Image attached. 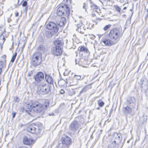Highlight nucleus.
<instances>
[{
  "label": "nucleus",
  "instance_id": "nucleus-16",
  "mask_svg": "<svg viewBox=\"0 0 148 148\" xmlns=\"http://www.w3.org/2000/svg\"><path fill=\"white\" fill-rule=\"evenodd\" d=\"M52 53L55 55L59 56L62 53L61 48L53 47L52 49Z\"/></svg>",
  "mask_w": 148,
  "mask_h": 148
},
{
  "label": "nucleus",
  "instance_id": "nucleus-3",
  "mask_svg": "<svg viewBox=\"0 0 148 148\" xmlns=\"http://www.w3.org/2000/svg\"><path fill=\"white\" fill-rule=\"evenodd\" d=\"M51 91L50 87L48 84H43L38 86L37 88V92L39 94L46 95Z\"/></svg>",
  "mask_w": 148,
  "mask_h": 148
},
{
  "label": "nucleus",
  "instance_id": "nucleus-14",
  "mask_svg": "<svg viewBox=\"0 0 148 148\" xmlns=\"http://www.w3.org/2000/svg\"><path fill=\"white\" fill-rule=\"evenodd\" d=\"M33 140L26 136H24L23 138V143L25 145H30L32 144Z\"/></svg>",
  "mask_w": 148,
  "mask_h": 148
},
{
  "label": "nucleus",
  "instance_id": "nucleus-7",
  "mask_svg": "<svg viewBox=\"0 0 148 148\" xmlns=\"http://www.w3.org/2000/svg\"><path fill=\"white\" fill-rule=\"evenodd\" d=\"M61 140L62 143V148H69L70 145L71 143L70 138L65 136L61 138Z\"/></svg>",
  "mask_w": 148,
  "mask_h": 148
},
{
  "label": "nucleus",
  "instance_id": "nucleus-20",
  "mask_svg": "<svg viewBox=\"0 0 148 148\" xmlns=\"http://www.w3.org/2000/svg\"><path fill=\"white\" fill-rule=\"evenodd\" d=\"M64 81L65 83H66V84L69 83V84L70 86L76 85L77 84V81H75L74 79L73 80L70 77L68 79H66V80H64Z\"/></svg>",
  "mask_w": 148,
  "mask_h": 148
},
{
  "label": "nucleus",
  "instance_id": "nucleus-39",
  "mask_svg": "<svg viewBox=\"0 0 148 148\" xmlns=\"http://www.w3.org/2000/svg\"><path fill=\"white\" fill-rule=\"evenodd\" d=\"M60 92L61 94H63L65 92V91L63 89H62L60 90Z\"/></svg>",
  "mask_w": 148,
  "mask_h": 148
},
{
  "label": "nucleus",
  "instance_id": "nucleus-17",
  "mask_svg": "<svg viewBox=\"0 0 148 148\" xmlns=\"http://www.w3.org/2000/svg\"><path fill=\"white\" fill-rule=\"evenodd\" d=\"M127 103L131 106H134L136 104V101L135 98L133 97H130L127 98Z\"/></svg>",
  "mask_w": 148,
  "mask_h": 148
},
{
  "label": "nucleus",
  "instance_id": "nucleus-21",
  "mask_svg": "<svg viewBox=\"0 0 148 148\" xmlns=\"http://www.w3.org/2000/svg\"><path fill=\"white\" fill-rule=\"evenodd\" d=\"M56 32L52 30H49L45 32L46 36L48 38H51L53 36Z\"/></svg>",
  "mask_w": 148,
  "mask_h": 148
},
{
  "label": "nucleus",
  "instance_id": "nucleus-25",
  "mask_svg": "<svg viewBox=\"0 0 148 148\" xmlns=\"http://www.w3.org/2000/svg\"><path fill=\"white\" fill-rule=\"evenodd\" d=\"M78 49L80 51L83 52L84 53H88L89 52L87 48L83 46L79 47Z\"/></svg>",
  "mask_w": 148,
  "mask_h": 148
},
{
  "label": "nucleus",
  "instance_id": "nucleus-34",
  "mask_svg": "<svg viewBox=\"0 0 148 148\" xmlns=\"http://www.w3.org/2000/svg\"><path fill=\"white\" fill-rule=\"evenodd\" d=\"M112 144V145H109L108 146V148H117V146L116 145H114Z\"/></svg>",
  "mask_w": 148,
  "mask_h": 148
},
{
  "label": "nucleus",
  "instance_id": "nucleus-50",
  "mask_svg": "<svg viewBox=\"0 0 148 148\" xmlns=\"http://www.w3.org/2000/svg\"><path fill=\"white\" fill-rule=\"evenodd\" d=\"M3 57L4 58H6V56L5 55H4L3 56Z\"/></svg>",
  "mask_w": 148,
  "mask_h": 148
},
{
  "label": "nucleus",
  "instance_id": "nucleus-47",
  "mask_svg": "<svg viewBox=\"0 0 148 148\" xmlns=\"http://www.w3.org/2000/svg\"><path fill=\"white\" fill-rule=\"evenodd\" d=\"M103 34H99L98 35V36L99 38H100L103 36Z\"/></svg>",
  "mask_w": 148,
  "mask_h": 148
},
{
  "label": "nucleus",
  "instance_id": "nucleus-15",
  "mask_svg": "<svg viewBox=\"0 0 148 148\" xmlns=\"http://www.w3.org/2000/svg\"><path fill=\"white\" fill-rule=\"evenodd\" d=\"M45 104V103H44L41 104L39 102L36 101H32V104L30 106L32 107V108H34V110H36V107H42L43 106V105Z\"/></svg>",
  "mask_w": 148,
  "mask_h": 148
},
{
  "label": "nucleus",
  "instance_id": "nucleus-4",
  "mask_svg": "<svg viewBox=\"0 0 148 148\" xmlns=\"http://www.w3.org/2000/svg\"><path fill=\"white\" fill-rule=\"evenodd\" d=\"M42 53L40 52H37L33 55L32 62L34 66L36 67L40 65L42 62Z\"/></svg>",
  "mask_w": 148,
  "mask_h": 148
},
{
  "label": "nucleus",
  "instance_id": "nucleus-48",
  "mask_svg": "<svg viewBox=\"0 0 148 148\" xmlns=\"http://www.w3.org/2000/svg\"><path fill=\"white\" fill-rule=\"evenodd\" d=\"M18 13L17 12L15 14V16L16 17H17L18 16Z\"/></svg>",
  "mask_w": 148,
  "mask_h": 148
},
{
  "label": "nucleus",
  "instance_id": "nucleus-40",
  "mask_svg": "<svg viewBox=\"0 0 148 148\" xmlns=\"http://www.w3.org/2000/svg\"><path fill=\"white\" fill-rule=\"evenodd\" d=\"M116 11L117 12H120V11L121 9V8L119 7H117L116 8Z\"/></svg>",
  "mask_w": 148,
  "mask_h": 148
},
{
  "label": "nucleus",
  "instance_id": "nucleus-54",
  "mask_svg": "<svg viewBox=\"0 0 148 148\" xmlns=\"http://www.w3.org/2000/svg\"><path fill=\"white\" fill-rule=\"evenodd\" d=\"M127 8V7H124L123 8V10H126Z\"/></svg>",
  "mask_w": 148,
  "mask_h": 148
},
{
  "label": "nucleus",
  "instance_id": "nucleus-31",
  "mask_svg": "<svg viewBox=\"0 0 148 148\" xmlns=\"http://www.w3.org/2000/svg\"><path fill=\"white\" fill-rule=\"evenodd\" d=\"M16 56H17V53L16 52V53H15L14 54V55L12 57V59L11 60V62H13L14 61L16 57Z\"/></svg>",
  "mask_w": 148,
  "mask_h": 148
},
{
  "label": "nucleus",
  "instance_id": "nucleus-44",
  "mask_svg": "<svg viewBox=\"0 0 148 148\" xmlns=\"http://www.w3.org/2000/svg\"><path fill=\"white\" fill-rule=\"evenodd\" d=\"M27 9L28 7L27 6L25 7V9H24V11L26 13Z\"/></svg>",
  "mask_w": 148,
  "mask_h": 148
},
{
  "label": "nucleus",
  "instance_id": "nucleus-22",
  "mask_svg": "<svg viewBox=\"0 0 148 148\" xmlns=\"http://www.w3.org/2000/svg\"><path fill=\"white\" fill-rule=\"evenodd\" d=\"M123 111L126 114H130L132 112V110L130 107L127 106L124 107L123 109Z\"/></svg>",
  "mask_w": 148,
  "mask_h": 148
},
{
  "label": "nucleus",
  "instance_id": "nucleus-12",
  "mask_svg": "<svg viewBox=\"0 0 148 148\" xmlns=\"http://www.w3.org/2000/svg\"><path fill=\"white\" fill-rule=\"evenodd\" d=\"M101 44L103 46H112L115 44V42L112 40H108L106 38L102 39L101 41Z\"/></svg>",
  "mask_w": 148,
  "mask_h": 148
},
{
  "label": "nucleus",
  "instance_id": "nucleus-36",
  "mask_svg": "<svg viewBox=\"0 0 148 148\" xmlns=\"http://www.w3.org/2000/svg\"><path fill=\"white\" fill-rule=\"evenodd\" d=\"M4 64L3 62L2 61H0V69L2 70V68L4 66Z\"/></svg>",
  "mask_w": 148,
  "mask_h": 148
},
{
  "label": "nucleus",
  "instance_id": "nucleus-55",
  "mask_svg": "<svg viewBox=\"0 0 148 148\" xmlns=\"http://www.w3.org/2000/svg\"><path fill=\"white\" fill-rule=\"evenodd\" d=\"M1 71H2V70L0 69V74L1 73Z\"/></svg>",
  "mask_w": 148,
  "mask_h": 148
},
{
  "label": "nucleus",
  "instance_id": "nucleus-28",
  "mask_svg": "<svg viewBox=\"0 0 148 148\" xmlns=\"http://www.w3.org/2000/svg\"><path fill=\"white\" fill-rule=\"evenodd\" d=\"M85 29L84 28V26L80 28H77L76 29L77 31L78 32L82 34L84 33V32L85 31Z\"/></svg>",
  "mask_w": 148,
  "mask_h": 148
},
{
  "label": "nucleus",
  "instance_id": "nucleus-11",
  "mask_svg": "<svg viewBox=\"0 0 148 148\" xmlns=\"http://www.w3.org/2000/svg\"><path fill=\"white\" fill-rule=\"evenodd\" d=\"M47 29L50 30H53V31L57 32L58 30V28L57 26L54 22H50L47 24L46 26Z\"/></svg>",
  "mask_w": 148,
  "mask_h": 148
},
{
  "label": "nucleus",
  "instance_id": "nucleus-45",
  "mask_svg": "<svg viewBox=\"0 0 148 148\" xmlns=\"http://www.w3.org/2000/svg\"><path fill=\"white\" fill-rule=\"evenodd\" d=\"M64 0V1L65 3L69 1L70 3H71L72 0Z\"/></svg>",
  "mask_w": 148,
  "mask_h": 148
},
{
  "label": "nucleus",
  "instance_id": "nucleus-29",
  "mask_svg": "<svg viewBox=\"0 0 148 148\" xmlns=\"http://www.w3.org/2000/svg\"><path fill=\"white\" fill-rule=\"evenodd\" d=\"M5 40L4 36H3L1 35L0 36V45H3Z\"/></svg>",
  "mask_w": 148,
  "mask_h": 148
},
{
  "label": "nucleus",
  "instance_id": "nucleus-56",
  "mask_svg": "<svg viewBox=\"0 0 148 148\" xmlns=\"http://www.w3.org/2000/svg\"><path fill=\"white\" fill-rule=\"evenodd\" d=\"M129 140H128L127 141V143H128L129 142Z\"/></svg>",
  "mask_w": 148,
  "mask_h": 148
},
{
  "label": "nucleus",
  "instance_id": "nucleus-42",
  "mask_svg": "<svg viewBox=\"0 0 148 148\" xmlns=\"http://www.w3.org/2000/svg\"><path fill=\"white\" fill-rule=\"evenodd\" d=\"M145 9L147 11V12L148 13V2L146 6L145 7Z\"/></svg>",
  "mask_w": 148,
  "mask_h": 148
},
{
  "label": "nucleus",
  "instance_id": "nucleus-32",
  "mask_svg": "<svg viewBox=\"0 0 148 148\" xmlns=\"http://www.w3.org/2000/svg\"><path fill=\"white\" fill-rule=\"evenodd\" d=\"M74 79L77 80H79L81 79V76L79 75H74Z\"/></svg>",
  "mask_w": 148,
  "mask_h": 148
},
{
  "label": "nucleus",
  "instance_id": "nucleus-23",
  "mask_svg": "<svg viewBox=\"0 0 148 148\" xmlns=\"http://www.w3.org/2000/svg\"><path fill=\"white\" fill-rule=\"evenodd\" d=\"M45 79L47 82L50 84H53V78L50 76L46 74L45 75Z\"/></svg>",
  "mask_w": 148,
  "mask_h": 148
},
{
  "label": "nucleus",
  "instance_id": "nucleus-27",
  "mask_svg": "<svg viewBox=\"0 0 148 148\" xmlns=\"http://www.w3.org/2000/svg\"><path fill=\"white\" fill-rule=\"evenodd\" d=\"M38 51H40V52H44L45 51V48L44 46L40 45L38 48Z\"/></svg>",
  "mask_w": 148,
  "mask_h": 148
},
{
  "label": "nucleus",
  "instance_id": "nucleus-2",
  "mask_svg": "<svg viewBox=\"0 0 148 148\" xmlns=\"http://www.w3.org/2000/svg\"><path fill=\"white\" fill-rule=\"evenodd\" d=\"M42 125L41 123L36 124L35 123L29 125L26 128L27 131L32 133L39 134L42 131Z\"/></svg>",
  "mask_w": 148,
  "mask_h": 148
},
{
  "label": "nucleus",
  "instance_id": "nucleus-6",
  "mask_svg": "<svg viewBox=\"0 0 148 148\" xmlns=\"http://www.w3.org/2000/svg\"><path fill=\"white\" fill-rule=\"evenodd\" d=\"M82 124V122L80 121H77L76 119L70 124L69 129L73 132H76L80 127Z\"/></svg>",
  "mask_w": 148,
  "mask_h": 148
},
{
  "label": "nucleus",
  "instance_id": "nucleus-9",
  "mask_svg": "<svg viewBox=\"0 0 148 148\" xmlns=\"http://www.w3.org/2000/svg\"><path fill=\"white\" fill-rule=\"evenodd\" d=\"M45 104L42 107H36V110H35L34 108L32 109L33 111L37 113H39L41 112L43 110H46L49 107V102L47 100H45L44 101Z\"/></svg>",
  "mask_w": 148,
  "mask_h": 148
},
{
  "label": "nucleus",
  "instance_id": "nucleus-41",
  "mask_svg": "<svg viewBox=\"0 0 148 148\" xmlns=\"http://www.w3.org/2000/svg\"><path fill=\"white\" fill-rule=\"evenodd\" d=\"M147 117H146L145 118H144L143 119V124H145V123L147 121Z\"/></svg>",
  "mask_w": 148,
  "mask_h": 148
},
{
  "label": "nucleus",
  "instance_id": "nucleus-5",
  "mask_svg": "<svg viewBox=\"0 0 148 148\" xmlns=\"http://www.w3.org/2000/svg\"><path fill=\"white\" fill-rule=\"evenodd\" d=\"M57 14L60 16L64 14H69V9L68 5L65 4L60 5L57 9Z\"/></svg>",
  "mask_w": 148,
  "mask_h": 148
},
{
  "label": "nucleus",
  "instance_id": "nucleus-10",
  "mask_svg": "<svg viewBox=\"0 0 148 148\" xmlns=\"http://www.w3.org/2000/svg\"><path fill=\"white\" fill-rule=\"evenodd\" d=\"M140 84L144 92H145L148 88V81L145 77H143L140 80Z\"/></svg>",
  "mask_w": 148,
  "mask_h": 148
},
{
  "label": "nucleus",
  "instance_id": "nucleus-35",
  "mask_svg": "<svg viewBox=\"0 0 148 148\" xmlns=\"http://www.w3.org/2000/svg\"><path fill=\"white\" fill-rule=\"evenodd\" d=\"M77 28H80L83 26L82 25V22H80L79 23L77 24Z\"/></svg>",
  "mask_w": 148,
  "mask_h": 148
},
{
  "label": "nucleus",
  "instance_id": "nucleus-52",
  "mask_svg": "<svg viewBox=\"0 0 148 148\" xmlns=\"http://www.w3.org/2000/svg\"><path fill=\"white\" fill-rule=\"evenodd\" d=\"M19 0H18V2H17V4L19 5H20L21 4H18V2H19Z\"/></svg>",
  "mask_w": 148,
  "mask_h": 148
},
{
  "label": "nucleus",
  "instance_id": "nucleus-37",
  "mask_svg": "<svg viewBox=\"0 0 148 148\" xmlns=\"http://www.w3.org/2000/svg\"><path fill=\"white\" fill-rule=\"evenodd\" d=\"M27 4V2L26 1H23L22 4L23 7H26Z\"/></svg>",
  "mask_w": 148,
  "mask_h": 148
},
{
  "label": "nucleus",
  "instance_id": "nucleus-43",
  "mask_svg": "<svg viewBox=\"0 0 148 148\" xmlns=\"http://www.w3.org/2000/svg\"><path fill=\"white\" fill-rule=\"evenodd\" d=\"M12 115L13 118H14L16 115V113L13 112L12 113Z\"/></svg>",
  "mask_w": 148,
  "mask_h": 148
},
{
  "label": "nucleus",
  "instance_id": "nucleus-46",
  "mask_svg": "<svg viewBox=\"0 0 148 148\" xmlns=\"http://www.w3.org/2000/svg\"><path fill=\"white\" fill-rule=\"evenodd\" d=\"M85 5H86V4L85 3H84L83 4V8L84 9H85V11H86V8H85Z\"/></svg>",
  "mask_w": 148,
  "mask_h": 148
},
{
  "label": "nucleus",
  "instance_id": "nucleus-53",
  "mask_svg": "<svg viewBox=\"0 0 148 148\" xmlns=\"http://www.w3.org/2000/svg\"><path fill=\"white\" fill-rule=\"evenodd\" d=\"M0 45V47H1V49H2L3 48V46H2V45Z\"/></svg>",
  "mask_w": 148,
  "mask_h": 148
},
{
  "label": "nucleus",
  "instance_id": "nucleus-1",
  "mask_svg": "<svg viewBox=\"0 0 148 148\" xmlns=\"http://www.w3.org/2000/svg\"><path fill=\"white\" fill-rule=\"evenodd\" d=\"M123 33L120 29L114 28L110 31L108 36L110 39L113 40L116 44L122 36Z\"/></svg>",
  "mask_w": 148,
  "mask_h": 148
},
{
  "label": "nucleus",
  "instance_id": "nucleus-38",
  "mask_svg": "<svg viewBox=\"0 0 148 148\" xmlns=\"http://www.w3.org/2000/svg\"><path fill=\"white\" fill-rule=\"evenodd\" d=\"M14 101L15 102H17L18 101V97H15L14 98Z\"/></svg>",
  "mask_w": 148,
  "mask_h": 148
},
{
  "label": "nucleus",
  "instance_id": "nucleus-13",
  "mask_svg": "<svg viewBox=\"0 0 148 148\" xmlns=\"http://www.w3.org/2000/svg\"><path fill=\"white\" fill-rule=\"evenodd\" d=\"M44 77L43 73L41 72H39L34 76V78L37 82L39 83L42 81Z\"/></svg>",
  "mask_w": 148,
  "mask_h": 148
},
{
  "label": "nucleus",
  "instance_id": "nucleus-26",
  "mask_svg": "<svg viewBox=\"0 0 148 148\" xmlns=\"http://www.w3.org/2000/svg\"><path fill=\"white\" fill-rule=\"evenodd\" d=\"M90 7L92 10H97L98 9V7L93 3V2L90 1Z\"/></svg>",
  "mask_w": 148,
  "mask_h": 148
},
{
  "label": "nucleus",
  "instance_id": "nucleus-33",
  "mask_svg": "<svg viewBox=\"0 0 148 148\" xmlns=\"http://www.w3.org/2000/svg\"><path fill=\"white\" fill-rule=\"evenodd\" d=\"M111 26V25L109 24L106 25L103 28V29L105 31L107 30L108 29L110 28Z\"/></svg>",
  "mask_w": 148,
  "mask_h": 148
},
{
  "label": "nucleus",
  "instance_id": "nucleus-8",
  "mask_svg": "<svg viewBox=\"0 0 148 148\" xmlns=\"http://www.w3.org/2000/svg\"><path fill=\"white\" fill-rule=\"evenodd\" d=\"M113 138L114 139L111 140L112 144L113 145H118L121 143L122 140V137L120 134L116 132L114 133L113 135Z\"/></svg>",
  "mask_w": 148,
  "mask_h": 148
},
{
  "label": "nucleus",
  "instance_id": "nucleus-57",
  "mask_svg": "<svg viewBox=\"0 0 148 148\" xmlns=\"http://www.w3.org/2000/svg\"><path fill=\"white\" fill-rule=\"evenodd\" d=\"M130 11H132V10H131V9H130Z\"/></svg>",
  "mask_w": 148,
  "mask_h": 148
},
{
  "label": "nucleus",
  "instance_id": "nucleus-49",
  "mask_svg": "<svg viewBox=\"0 0 148 148\" xmlns=\"http://www.w3.org/2000/svg\"><path fill=\"white\" fill-rule=\"evenodd\" d=\"M18 148H27L24 146H22V147H20Z\"/></svg>",
  "mask_w": 148,
  "mask_h": 148
},
{
  "label": "nucleus",
  "instance_id": "nucleus-18",
  "mask_svg": "<svg viewBox=\"0 0 148 148\" xmlns=\"http://www.w3.org/2000/svg\"><path fill=\"white\" fill-rule=\"evenodd\" d=\"M66 22V18L64 17H60L58 18L56 21L57 25L60 27L63 26Z\"/></svg>",
  "mask_w": 148,
  "mask_h": 148
},
{
  "label": "nucleus",
  "instance_id": "nucleus-24",
  "mask_svg": "<svg viewBox=\"0 0 148 148\" xmlns=\"http://www.w3.org/2000/svg\"><path fill=\"white\" fill-rule=\"evenodd\" d=\"M91 88V86L90 84L88 85L84 86L82 90L80 92V94H81L84 92H86L89 89H90Z\"/></svg>",
  "mask_w": 148,
  "mask_h": 148
},
{
  "label": "nucleus",
  "instance_id": "nucleus-51",
  "mask_svg": "<svg viewBox=\"0 0 148 148\" xmlns=\"http://www.w3.org/2000/svg\"><path fill=\"white\" fill-rule=\"evenodd\" d=\"M75 64H77V61L76 59H75Z\"/></svg>",
  "mask_w": 148,
  "mask_h": 148
},
{
  "label": "nucleus",
  "instance_id": "nucleus-19",
  "mask_svg": "<svg viewBox=\"0 0 148 148\" xmlns=\"http://www.w3.org/2000/svg\"><path fill=\"white\" fill-rule=\"evenodd\" d=\"M54 43L55 45L54 47L61 48V46L63 45V42L61 39H57L55 40Z\"/></svg>",
  "mask_w": 148,
  "mask_h": 148
},
{
  "label": "nucleus",
  "instance_id": "nucleus-30",
  "mask_svg": "<svg viewBox=\"0 0 148 148\" xmlns=\"http://www.w3.org/2000/svg\"><path fill=\"white\" fill-rule=\"evenodd\" d=\"M98 103L99 106L100 107H103V106L104 104V102L101 100H98Z\"/></svg>",
  "mask_w": 148,
  "mask_h": 148
}]
</instances>
